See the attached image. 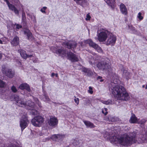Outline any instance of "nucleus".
Instances as JSON below:
<instances>
[{
    "mask_svg": "<svg viewBox=\"0 0 147 147\" xmlns=\"http://www.w3.org/2000/svg\"><path fill=\"white\" fill-rule=\"evenodd\" d=\"M63 44L64 45L66 46L67 48L69 49L76 47L77 45L76 42L74 41L65 42Z\"/></svg>",
    "mask_w": 147,
    "mask_h": 147,
    "instance_id": "nucleus-13",
    "label": "nucleus"
},
{
    "mask_svg": "<svg viewBox=\"0 0 147 147\" xmlns=\"http://www.w3.org/2000/svg\"><path fill=\"white\" fill-rule=\"evenodd\" d=\"M146 89H147V84L146 85V87H145Z\"/></svg>",
    "mask_w": 147,
    "mask_h": 147,
    "instance_id": "nucleus-53",
    "label": "nucleus"
},
{
    "mask_svg": "<svg viewBox=\"0 0 147 147\" xmlns=\"http://www.w3.org/2000/svg\"><path fill=\"white\" fill-rule=\"evenodd\" d=\"M77 144H78V142H77Z\"/></svg>",
    "mask_w": 147,
    "mask_h": 147,
    "instance_id": "nucleus-58",
    "label": "nucleus"
},
{
    "mask_svg": "<svg viewBox=\"0 0 147 147\" xmlns=\"http://www.w3.org/2000/svg\"><path fill=\"white\" fill-rule=\"evenodd\" d=\"M2 57V55L1 53H0V59H1Z\"/></svg>",
    "mask_w": 147,
    "mask_h": 147,
    "instance_id": "nucleus-51",
    "label": "nucleus"
},
{
    "mask_svg": "<svg viewBox=\"0 0 147 147\" xmlns=\"http://www.w3.org/2000/svg\"><path fill=\"white\" fill-rule=\"evenodd\" d=\"M101 101L103 103L106 105H110L114 104L113 102L111 100H101Z\"/></svg>",
    "mask_w": 147,
    "mask_h": 147,
    "instance_id": "nucleus-24",
    "label": "nucleus"
},
{
    "mask_svg": "<svg viewBox=\"0 0 147 147\" xmlns=\"http://www.w3.org/2000/svg\"><path fill=\"white\" fill-rule=\"evenodd\" d=\"M47 9V7H43L41 9H40V11L42 13H46V12H45V10Z\"/></svg>",
    "mask_w": 147,
    "mask_h": 147,
    "instance_id": "nucleus-36",
    "label": "nucleus"
},
{
    "mask_svg": "<svg viewBox=\"0 0 147 147\" xmlns=\"http://www.w3.org/2000/svg\"><path fill=\"white\" fill-rule=\"evenodd\" d=\"M116 82L114 80L113 82L111 83L110 91L117 100L123 101L128 100L130 97L125 89L123 86L116 84Z\"/></svg>",
    "mask_w": 147,
    "mask_h": 147,
    "instance_id": "nucleus-2",
    "label": "nucleus"
},
{
    "mask_svg": "<svg viewBox=\"0 0 147 147\" xmlns=\"http://www.w3.org/2000/svg\"><path fill=\"white\" fill-rule=\"evenodd\" d=\"M16 28L17 29H19L20 28H22V26L18 24H16Z\"/></svg>",
    "mask_w": 147,
    "mask_h": 147,
    "instance_id": "nucleus-42",
    "label": "nucleus"
},
{
    "mask_svg": "<svg viewBox=\"0 0 147 147\" xmlns=\"http://www.w3.org/2000/svg\"><path fill=\"white\" fill-rule=\"evenodd\" d=\"M85 43L89 44V46L94 48H96L97 47L98 45L95 43L93 42L91 40H88L85 41Z\"/></svg>",
    "mask_w": 147,
    "mask_h": 147,
    "instance_id": "nucleus-22",
    "label": "nucleus"
},
{
    "mask_svg": "<svg viewBox=\"0 0 147 147\" xmlns=\"http://www.w3.org/2000/svg\"><path fill=\"white\" fill-rule=\"evenodd\" d=\"M55 74L54 73H52L51 74V76L52 77H53L54 76H55Z\"/></svg>",
    "mask_w": 147,
    "mask_h": 147,
    "instance_id": "nucleus-48",
    "label": "nucleus"
},
{
    "mask_svg": "<svg viewBox=\"0 0 147 147\" xmlns=\"http://www.w3.org/2000/svg\"><path fill=\"white\" fill-rule=\"evenodd\" d=\"M58 120L55 117H51L48 121L49 125L52 127L56 126L58 123Z\"/></svg>",
    "mask_w": 147,
    "mask_h": 147,
    "instance_id": "nucleus-12",
    "label": "nucleus"
},
{
    "mask_svg": "<svg viewBox=\"0 0 147 147\" xmlns=\"http://www.w3.org/2000/svg\"><path fill=\"white\" fill-rule=\"evenodd\" d=\"M107 3L110 5H112L114 4L115 2V0H106Z\"/></svg>",
    "mask_w": 147,
    "mask_h": 147,
    "instance_id": "nucleus-27",
    "label": "nucleus"
},
{
    "mask_svg": "<svg viewBox=\"0 0 147 147\" xmlns=\"http://www.w3.org/2000/svg\"><path fill=\"white\" fill-rule=\"evenodd\" d=\"M19 53H20L21 57L24 59H26L27 58L33 57L32 55H27L26 54V51L24 50L20 49L18 50Z\"/></svg>",
    "mask_w": 147,
    "mask_h": 147,
    "instance_id": "nucleus-14",
    "label": "nucleus"
},
{
    "mask_svg": "<svg viewBox=\"0 0 147 147\" xmlns=\"http://www.w3.org/2000/svg\"><path fill=\"white\" fill-rule=\"evenodd\" d=\"M142 87L143 88H144V85H143V86H142Z\"/></svg>",
    "mask_w": 147,
    "mask_h": 147,
    "instance_id": "nucleus-56",
    "label": "nucleus"
},
{
    "mask_svg": "<svg viewBox=\"0 0 147 147\" xmlns=\"http://www.w3.org/2000/svg\"><path fill=\"white\" fill-rule=\"evenodd\" d=\"M67 52L64 50L62 48L58 49L55 51V53L59 55L60 56L62 57L65 56L67 54Z\"/></svg>",
    "mask_w": 147,
    "mask_h": 147,
    "instance_id": "nucleus-15",
    "label": "nucleus"
},
{
    "mask_svg": "<svg viewBox=\"0 0 147 147\" xmlns=\"http://www.w3.org/2000/svg\"><path fill=\"white\" fill-rule=\"evenodd\" d=\"M78 145V144H76V145Z\"/></svg>",
    "mask_w": 147,
    "mask_h": 147,
    "instance_id": "nucleus-57",
    "label": "nucleus"
},
{
    "mask_svg": "<svg viewBox=\"0 0 147 147\" xmlns=\"http://www.w3.org/2000/svg\"><path fill=\"white\" fill-rule=\"evenodd\" d=\"M85 124L88 127L92 128L94 127V124L89 121H83Z\"/></svg>",
    "mask_w": 147,
    "mask_h": 147,
    "instance_id": "nucleus-23",
    "label": "nucleus"
},
{
    "mask_svg": "<svg viewBox=\"0 0 147 147\" xmlns=\"http://www.w3.org/2000/svg\"><path fill=\"white\" fill-rule=\"evenodd\" d=\"M109 61L105 60L99 62L97 64V67L100 69L105 70L109 69L111 68V63Z\"/></svg>",
    "mask_w": 147,
    "mask_h": 147,
    "instance_id": "nucleus-4",
    "label": "nucleus"
},
{
    "mask_svg": "<svg viewBox=\"0 0 147 147\" xmlns=\"http://www.w3.org/2000/svg\"><path fill=\"white\" fill-rule=\"evenodd\" d=\"M9 147H18L14 144H11Z\"/></svg>",
    "mask_w": 147,
    "mask_h": 147,
    "instance_id": "nucleus-46",
    "label": "nucleus"
},
{
    "mask_svg": "<svg viewBox=\"0 0 147 147\" xmlns=\"http://www.w3.org/2000/svg\"><path fill=\"white\" fill-rule=\"evenodd\" d=\"M35 100L36 101V103L38 104L39 107H41L40 103L39 102L37 98H36Z\"/></svg>",
    "mask_w": 147,
    "mask_h": 147,
    "instance_id": "nucleus-40",
    "label": "nucleus"
},
{
    "mask_svg": "<svg viewBox=\"0 0 147 147\" xmlns=\"http://www.w3.org/2000/svg\"><path fill=\"white\" fill-rule=\"evenodd\" d=\"M33 61L34 63H36L37 62V60H33Z\"/></svg>",
    "mask_w": 147,
    "mask_h": 147,
    "instance_id": "nucleus-49",
    "label": "nucleus"
},
{
    "mask_svg": "<svg viewBox=\"0 0 147 147\" xmlns=\"http://www.w3.org/2000/svg\"><path fill=\"white\" fill-rule=\"evenodd\" d=\"M1 70L2 73L9 78H12L14 76V72L10 69H7L5 65L2 66Z\"/></svg>",
    "mask_w": 147,
    "mask_h": 147,
    "instance_id": "nucleus-8",
    "label": "nucleus"
},
{
    "mask_svg": "<svg viewBox=\"0 0 147 147\" xmlns=\"http://www.w3.org/2000/svg\"><path fill=\"white\" fill-rule=\"evenodd\" d=\"M123 75L125 77L128 79L129 77V73L126 70L123 71Z\"/></svg>",
    "mask_w": 147,
    "mask_h": 147,
    "instance_id": "nucleus-25",
    "label": "nucleus"
},
{
    "mask_svg": "<svg viewBox=\"0 0 147 147\" xmlns=\"http://www.w3.org/2000/svg\"><path fill=\"white\" fill-rule=\"evenodd\" d=\"M31 18L32 19H33V21H34V22H36V18H35V16H33Z\"/></svg>",
    "mask_w": 147,
    "mask_h": 147,
    "instance_id": "nucleus-45",
    "label": "nucleus"
},
{
    "mask_svg": "<svg viewBox=\"0 0 147 147\" xmlns=\"http://www.w3.org/2000/svg\"><path fill=\"white\" fill-rule=\"evenodd\" d=\"M120 9L122 14L125 15L127 14V10L125 5L122 3H121L120 5Z\"/></svg>",
    "mask_w": 147,
    "mask_h": 147,
    "instance_id": "nucleus-19",
    "label": "nucleus"
},
{
    "mask_svg": "<svg viewBox=\"0 0 147 147\" xmlns=\"http://www.w3.org/2000/svg\"><path fill=\"white\" fill-rule=\"evenodd\" d=\"M18 64H21V63H20V62H19V63Z\"/></svg>",
    "mask_w": 147,
    "mask_h": 147,
    "instance_id": "nucleus-55",
    "label": "nucleus"
},
{
    "mask_svg": "<svg viewBox=\"0 0 147 147\" xmlns=\"http://www.w3.org/2000/svg\"><path fill=\"white\" fill-rule=\"evenodd\" d=\"M6 86L5 83L0 79V87L3 88Z\"/></svg>",
    "mask_w": 147,
    "mask_h": 147,
    "instance_id": "nucleus-28",
    "label": "nucleus"
},
{
    "mask_svg": "<svg viewBox=\"0 0 147 147\" xmlns=\"http://www.w3.org/2000/svg\"><path fill=\"white\" fill-rule=\"evenodd\" d=\"M14 2L15 3H20V1L18 0H15Z\"/></svg>",
    "mask_w": 147,
    "mask_h": 147,
    "instance_id": "nucleus-47",
    "label": "nucleus"
},
{
    "mask_svg": "<svg viewBox=\"0 0 147 147\" xmlns=\"http://www.w3.org/2000/svg\"><path fill=\"white\" fill-rule=\"evenodd\" d=\"M3 43L2 41L0 40V44H2Z\"/></svg>",
    "mask_w": 147,
    "mask_h": 147,
    "instance_id": "nucleus-50",
    "label": "nucleus"
},
{
    "mask_svg": "<svg viewBox=\"0 0 147 147\" xmlns=\"http://www.w3.org/2000/svg\"><path fill=\"white\" fill-rule=\"evenodd\" d=\"M7 3V6L9 10L13 11L16 14L18 15L19 14V10L15 6L9 3L7 0H4Z\"/></svg>",
    "mask_w": 147,
    "mask_h": 147,
    "instance_id": "nucleus-11",
    "label": "nucleus"
},
{
    "mask_svg": "<svg viewBox=\"0 0 147 147\" xmlns=\"http://www.w3.org/2000/svg\"><path fill=\"white\" fill-rule=\"evenodd\" d=\"M146 120L145 119H142L140 121H138V123H137L138 124H140L142 125L144 124L145 122H146Z\"/></svg>",
    "mask_w": 147,
    "mask_h": 147,
    "instance_id": "nucleus-35",
    "label": "nucleus"
},
{
    "mask_svg": "<svg viewBox=\"0 0 147 147\" xmlns=\"http://www.w3.org/2000/svg\"><path fill=\"white\" fill-rule=\"evenodd\" d=\"M106 111L105 113L104 112V111L102 110V113H104L105 114V115H106L107 114L108 112L107 111V108H105L104 109Z\"/></svg>",
    "mask_w": 147,
    "mask_h": 147,
    "instance_id": "nucleus-44",
    "label": "nucleus"
},
{
    "mask_svg": "<svg viewBox=\"0 0 147 147\" xmlns=\"http://www.w3.org/2000/svg\"><path fill=\"white\" fill-rule=\"evenodd\" d=\"M57 138H58V140L61 139L63 137V136L62 135L59 134H57Z\"/></svg>",
    "mask_w": 147,
    "mask_h": 147,
    "instance_id": "nucleus-41",
    "label": "nucleus"
},
{
    "mask_svg": "<svg viewBox=\"0 0 147 147\" xmlns=\"http://www.w3.org/2000/svg\"><path fill=\"white\" fill-rule=\"evenodd\" d=\"M88 92L90 94H92L93 92V90L92 88L90 86L89 87V90H88Z\"/></svg>",
    "mask_w": 147,
    "mask_h": 147,
    "instance_id": "nucleus-34",
    "label": "nucleus"
},
{
    "mask_svg": "<svg viewBox=\"0 0 147 147\" xmlns=\"http://www.w3.org/2000/svg\"><path fill=\"white\" fill-rule=\"evenodd\" d=\"M137 17L140 20H142L143 18V17L142 16V13L140 12L138 13Z\"/></svg>",
    "mask_w": 147,
    "mask_h": 147,
    "instance_id": "nucleus-29",
    "label": "nucleus"
},
{
    "mask_svg": "<svg viewBox=\"0 0 147 147\" xmlns=\"http://www.w3.org/2000/svg\"><path fill=\"white\" fill-rule=\"evenodd\" d=\"M56 77H57L58 76V74H55V75Z\"/></svg>",
    "mask_w": 147,
    "mask_h": 147,
    "instance_id": "nucleus-52",
    "label": "nucleus"
},
{
    "mask_svg": "<svg viewBox=\"0 0 147 147\" xmlns=\"http://www.w3.org/2000/svg\"><path fill=\"white\" fill-rule=\"evenodd\" d=\"M19 88L21 90L26 89L28 92H30L31 91V90L29 85L26 83L21 84L19 86Z\"/></svg>",
    "mask_w": 147,
    "mask_h": 147,
    "instance_id": "nucleus-18",
    "label": "nucleus"
},
{
    "mask_svg": "<svg viewBox=\"0 0 147 147\" xmlns=\"http://www.w3.org/2000/svg\"><path fill=\"white\" fill-rule=\"evenodd\" d=\"M52 51L53 52H55L53 51L52 50Z\"/></svg>",
    "mask_w": 147,
    "mask_h": 147,
    "instance_id": "nucleus-59",
    "label": "nucleus"
},
{
    "mask_svg": "<svg viewBox=\"0 0 147 147\" xmlns=\"http://www.w3.org/2000/svg\"><path fill=\"white\" fill-rule=\"evenodd\" d=\"M19 39L17 36H15L11 41V43L12 46H16L19 44Z\"/></svg>",
    "mask_w": 147,
    "mask_h": 147,
    "instance_id": "nucleus-17",
    "label": "nucleus"
},
{
    "mask_svg": "<svg viewBox=\"0 0 147 147\" xmlns=\"http://www.w3.org/2000/svg\"><path fill=\"white\" fill-rule=\"evenodd\" d=\"M67 55L68 59L72 62H76L79 60L77 56L71 52H67Z\"/></svg>",
    "mask_w": 147,
    "mask_h": 147,
    "instance_id": "nucleus-10",
    "label": "nucleus"
},
{
    "mask_svg": "<svg viewBox=\"0 0 147 147\" xmlns=\"http://www.w3.org/2000/svg\"><path fill=\"white\" fill-rule=\"evenodd\" d=\"M79 147H80V146H79Z\"/></svg>",
    "mask_w": 147,
    "mask_h": 147,
    "instance_id": "nucleus-60",
    "label": "nucleus"
},
{
    "mask_svg": "<svg viewBox=\"0 0 147 147\" xmlns=\"http://www.w3.org/2000/svg\"><path fill=\"white\" fill-rule=\"evenodd\" d=\"M75 98L74 100L75 102L78 105L79 104V99L78 98H76V96H74Z\"/></svg>",
    "mask_w": 147,
    "mask_h": 147,
    "instance_id": "nucleus-38",
    "label": "nucleus"
},
{
    "mask_svg": "<svg viewBox=\"0 0 147 147\" xmlns=\"http://www.w3.org/2000/svg\"><path fill=\"white\" fill-rule=\"evenodd\" d=\"M28 123L29 122L26 117H22L20 121V126L21 127L22 131L27 126Z\"/></svg>",
    "mask_w": 147,
    "mask_h": 147,
    "instance_id": "nucleus-9",
    "label": "nucleus"
},
{
    "mask_svg": "<svg viewBox=\"0 0 147 147\" xmlns=\"http://www.w3.org/2000/svg\"><path fill=\"white\" fill-rule=\"evenodd\" d=\"M87 102H90V100H89L88 99V100H87Z\"/></svg>",
    "mask_w": 147,
    "mask_h": 147,
    "instance_id": "nucleus-54",
    "label": "nucleus"
},
{
    "mask_svg": "<svg viewBox=\"0 0 147 147\" xmlns=\"http://www.w3.org/2000/svg\"><path fill=\"white\" fill-rule=\"evenodd\" d=\"M128 27L129 29L132 31L133 33L135 34L137 33V31L135 30L134 27H133L131 25H129Z\"/></svg>",
    "mask_w": 147,
    "mask_h": 147,
    "instance_id": "nucleus-26",
    "label": "nucleus"
},
{
    "mask_svg": "<svg viewBox=\"0 0 147 147\" xmlns=\"http://www.w3.org/2000/svg\"><path fill=\"white\" fill-rule=\"evenodd\" d=\"M108 36L107 40L105 42V44L107 45H114L115 43L116 39V36L110 32Z\"/></svg>",
    "mask_w": 147,
    "mask_h": 147,
    "instance_id": "nucleus-7",
    "label": "nucleus"
},
{
    "mask_svg": "<svg viewBox=\"0 0 147 147\" xmlns=\"http://www.w3.org/2000/svg\"><path fill=\"white\" fill-rule=\"evenodd\" d=\"M99 53H101L102 52V50L101 48L98 45L97 47H96V48L94 49Z\"/></svg>",
    "mask_w": 147,
    "mask_h": 147,
    "instance_id": "nucleus-32",
    "label": "nucleus"
},
{
    "mask_svg": "<svg viewBox=\"0 0 147 147\" xmlns=\"http://www.w3.org/2000/svg\"><path fill=\"white\" fill-rule=\"evenodd\" d=\"M44 97L43 98V100L46 102H48V101L49 100V98L48 97L45 95H44Z\"/></svg>",
    "mask_w": 147,
    "mask_h": 147,
    "instance_id": "nucleus-33",
    "label": "nucleus"
},
{
    "mask_svg": "<svg viewBox=\"0 0 147 147\" xmlns=\"http://www.w3.org/2000/svg\"><path fill=\"white\" fill-rule=\"evenodd\" d=\"M82 71L85 73V75L88 76H92L93 74V72L89 68L84 67Z\"/></svg>",
    "mask_w": 147,
    "mask_h": 147,
    "instance_id": "nucleus-16",
    "label": "nucleus"
},
{
    "mask_svg": "<svg viewBox=\"0 0 147 147\" xmlns=\"http://www.w3.org/2000/svg\"><path fill=\"white\" fill-rule=\"evenodd\" d=\"M26 20V15L25 13L24 12H23L22 13V20L24 22H25Z\"/></svg>",
    "mask_w": 147,
    "mask_h": 147,
    "instance_id": "nucleus-31",
    "label": "nucleus"
},
{
    "mask_svg": "<svg viewBox=\"0 0 147 147\" xmlns=\"http://www.w3.org/2000/svg\"><path fill=\"white\" fill-rule=\"evenodd\" d=\"M51 138V139L54 141H57L58 140V138H57V135L55 134L52 135Z\"/></svg>",
    "mask_w": 147,
    "mask_h": 147,
    "instance_id": "nucleus-30",
    "label": "nucleus"
},
{
    "mask_svg": "<svg viewBox=\"0 0 147 147\" xmlns=\"http://www.w3.org/2000/svg\"><path fill=\"white\" fill-rule=\"evenodd\" d=\"M105 136L107 138H109L110 140L113 142H119L121 145L127 146L133 143H136V140L135 136L136 134L135 132H133L128 135L124 134L120 136L117 137L115 136Z\"/></svg>",
    "mask_w": 147,
    "mask_h": 147,
    "instance_id": "nucleus-1",
    "label": "nucleus"
},
{
    "mask_svg": "<svg viewBox=\"0 0 147 147\" xmlns=\"http://www.w3.org/2000/svg\"><path fill=\"white\" fill-rule=\"evenodd\" d=\"M110 32L107 30L103 29L98 35V40L100 42L105 41L107 38Z\"/></svg>",
    "mask_w": 147,
    "mask_h": 147,
    "instance_id": "nucleus-5",
    "label": "nucleus"
},
{
    "mask_svg": "<svg viewBox=\"0 0 147 147\" xmlns=\"http://www.w3.org/2000/svg\"><path fill=\"white\" fill-rule=\"evenodd\" d=\"M138 121V119L135 115L134 114H132L129 120L130 123H137Z\"/></svg>",
    "mask_w": 147,
    "mask_h": 147,
    "instance_id": "nucleus-21",
    "label": "nucleus"
},
{
    "mask_svg": "<svg viewBox=\"0 0 147 147\" xmlns=\"http://www.w3.org/2000/svg\"><path fill=\"white\" fill-rule=\"evenodd\" d=\"M102 78V77L101 76H99L97 78V80H100V81L102 82L103 81V80L101 79Z\"/></svg>",
    "mask_w": 147,
    "mask_h": 147,
    "instance_id": "nucleus-43",
    "label": "nucleus"
},
{
    "mask_svg": "<svg viewBox=\"0 0 147 147\" xmlns=\"http://www.w3.org/2000/svg\"><path fill=\"white\" fill-rule=\"evenodd\" d=\"M91 18L90 16V15L89 13H88L86 15V20H90Z\"/></svg>",
    "mask_w": 147,
    "mask_h": 147,
    "instance_id": "nucleus-39",
    "label": "nucleus"
},
{
    "mask_svg": "<svg viewBox=\"0 0 147 147\" xmlns=\"http://www.w3.org/2000/svg\"><path fill=\"white\" fill-rule=\"evenodd\" d=\"M12 97L13 98L14 100L18 106L25 107L28 110H31L30 113L33 115L37 114V111L34 102L30 100L26 102L24 100L23 98L17 95H14Z\"/></svg>",
    "mask_w": 147,
    "mask_h": 147,
    "instance_id": "nucleus-3",
    "label": "nucleus"
},
{
    "mask_svg": "<svg viewBox=\"0 0 147 147\" xmlns=\"http://www.w3.org/2000/svg\"><path fill=\"white\" fill-rule=\"evenodd\" d=\"M11 89L12 92H16L17 91V90L16 89V87L14 86H12L11 88Z\"/></svg>",
    "mask_w": 147,
    "mask_h": 147,
    "instance_id": "nucleus-37",
    "label": "nucleus"
},
{
    "mask_svg": "<svg viewBox=\"0 0 147 147\" xmlns=\"http://www.w3.org/2000/svg\"><path fill=\"white\" fill-rule=\"evenodd\" d=\"M44 121V119L41 116L35 117L31 121L32 124L34 126L40 127Z\"/></svg>",
    "mask_w": 147,
    "mask_h": 147,
    "instance_id": "nucleus-6",
    "label": "nucleus"
},
{
    "mask_svg": "<svg viewBox=\"0 0 147 147\" xmlns=\"http://www.w3.org/2000/svg\"><path fill=\"white\" fill-rule=\"evenodd\" d=\"M24 34L27 35L28 39L29 40H32L33 39L30 30L28 29H26L24 31Z\"/></svg>",
    "mask_w": 147,
    "mask_h": 147,
    "instance_id": "nucleus-20",
    "label": "nucleus"
}]
</instances>
